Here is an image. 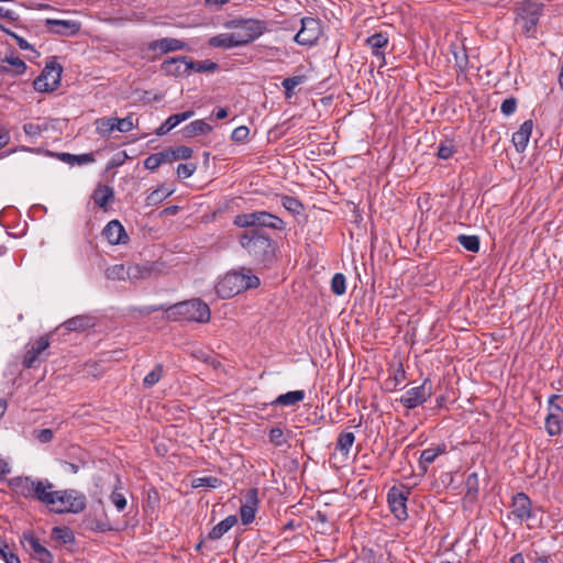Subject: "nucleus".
Here are the masks:
<instances>
[{"label": "nucleus", "instance_id": "nucleus-1", "mask_svg": "<svg viewBox=\"0 0 563 563\" xmlns=\"http://www.w3.org/2000/svg\"><path fill=\"white\" fill-rule=\"evenodd\" d=\"M42 504L55 514H79L85 510L87 499L76 489L53 490L51 488L42 498Z\"/></svg>", "mask_w": 563, "mask_h": 563}, {"label": "nucleus", "instance_id": "nucleus-2", "mask_svg": "<svg viewBox=\"0 0 563 563\" xmlns=\"http://www.w3.org/2000/svg\"><path fill=\"white\" fill-rule=\"evenodd\" d=\"M260 285L257 276L250 271L230 272L224 274L216 284V292L222 299L232 298L241 291L256 288Z\"/></svg>", "mask_w": 563, "mask_h": 563}, {"label": "nucleus", "instance_id": "nucleus-3", "mask_svg": "<svg viewBox=\"0 0 563 563\" xmlns=\"http://www.w3.org/2000/svg\"><path fill=\"white\" fill-rule=\"evenodd\" d=\"M166 319L172 321H195L208 322L210 320V309L207 303L200 299H191L175 303L165 309Z\"/></svg>", "mask_w": 563, "mask_h": 563}, {"label": "nucleus", "instance_id": "nucleus-4", "mask_svg": "<svg viewBox=\"0 0 563 563\" xmlns=\"http://www.w3.org/2000/svg\"><path fill=\"white\" fill-rule=\"evenodd\" d=\"M233 223L239 228L263 227L275 230L285 229L284 221L280 218L266 211L238 214Z\"/></svg>", "mask_w": 563, "mask_h": 563}, {"label": "nucleus", "instance_id": "nucleus-5", "mask_svg": "<svg viewBox=\"0 0 563 563\" xmlns=\"http://www.w3.org/2000/svg\"><path fill=\"white\" fill-rule=\"evenodd\" d=\"M14 492L25 498H35L42 503L47 489L53 488V484L48 481H35L31 477H16L11 483Z\"/></svg>", "mask_w": 563, "mask_h": 563}, {"label": "nucleus", "instance_id": "nucleus-6", "mask_svg": "<svg viewBox=\"0 0 563 563\" xmlns=\"http://www.w3.org/2000/svg\"><path fill=\"white\" fill-rule=\"evenodd\" d=\"M240 244L256 258L265 256L272 249L271 240L257 232L242 234Z\"/></svg>", "mask_w": 563, "mask_h": 563}, {"label": "nucleus", "instance_id": "nucleus-7", "mask_svg": "<svg viewBox=\"0 0 563 563\" xmlns=\"http://www.w3.org/2000/svg\"><path fill=\"white\" fill-rule=\"evenodd\" d=\"M60 76L62 67L58 64H47L41 75L34 80V89L38 92L54 91L60 82Z\"/></svg>", "mask_w": 563, "mask_h": 563}, {"label": "nucleus", "instance_id": "nucleus-8", "mask_svg": "<svg viewBox=\"0 0 563 563\" xmlns=\"http://www.w3.org/2000/svg\"><path fill=\"white\" fill-rule=\"evenodd\" d=\"M265 26L263 22L257 20H245L240 22L232 32L238 46L245 45L264 33Z\"/></svg>", "mask_w": 563, "mask_h": 563}, {"label": "nucleus", "instance_id": "nucleus-9", "mask_svg": "<svg viewBox=\"0 0 563 563\" xmlns=\"http://www.w3.org/2000/svg\"><path fill=\"white\" fill-rule=\"evenodd\" d=\"M322 34V26L319 20L313 18L301 19V29L294 40L299 45L311 46L317 43Z\"/></svg>", "mask_w": 563, "mask_h": 563}, {"label": "nucleus", "instance_id": "nucleus-10", "mask_svg": "<svg viewBox=\"0 0 563 563\" xmlns=\"http://www.w3.org/2000/svg\"><path fill=\"white\" fill-rule=\"evenodd\" d=\"M558 398V395L549 398V415L545 418V430L552 437L563 433V401L555 404Z\"/></svg>", "mask_w": 563, "mask_h": 563}, {"label": "nucleus", "instance_id": "nucleus-11", "mask_svg": "<svg viewBox=\"0 0 563 563\" xmlns=\"http://www.w3.org/2000/svg\"><path fill=\"white\" fill-rule=\"evenodd\" d=\"M387 500L390 511L399 521H404L408 517L407 512V495L402 488L391 487L387 494Z\"/></svg>", "mask_w": 563, "mask_h": 563}, {"label": "nucleus", "instance_id": "nucleus-12", "mask_svg": "<svg viewBox=\"0 0 563 563\" xmlns=\"http://www.w3.org/2000/svg\"><path fill=\"white\" fill-rule=\"evenodd\" d=\"M22 544L34 560L41 563L53 562V554L41 544L40 540L33 533H24Z\"/></svg>", "mask_w": 563, "mask_h": 563}, {"label": "nucleus", "instance_id": "nucleus-13", "mask_svg": "<svg viewBox=\"0 0 563 563\" xmlns=\"http://www.w3.org/2000/svg\"><path fill=\"white\" fill-rule=\"evenodd\" d=\"M429 382L424 380L421 385L408 389L400 398L401 404L412 409L423 404L432 394L431 386H428Z\"/></svg>", "mask_w": 563, "mask_h": 563}, {"label": "nucleus", "instance_id": "nucleus-14", "mask_svg": "<svg viewBox=\"0 0 563 563\" xmlns=\"http://www.w3.org/2000/svg\"><path fill=\"white\" fill-rule=\"evenodd\" d=\"M542 10V4L536 0H525L520 4V15L525 21V30L527 33H531V31L537 25L540 14Z\"/></svg>", "mask_w": 563, "mask_h": 563}, {"label": "nucleus", "instance_id": "nucleus-15", "mask_svg": "<svg viewBox=\"0 0 563 563\" xmlns=\"http://www.w3.org/2000/svg\"><path fill=\"white\" fill-rule=\"evenodd\" d=\"M47 30L54 34L71 36L79 32L80 23L73 20L46 19Z\"/></svg>", "mask_w": 563, "mask_h": 563}, {"label": "nucleus", "instance_id": "nucleus-16", "mask_svg": "<svg viewBox=\"0 0 563 563\" xmlns=\"http://www.w3.org/2000/svg\"><path fill=\"white\" fill-rule=\"evenodd\" d=\"M188 63L189 58L186 56L170 57L163 62L162 69L169 76L187 77L190 75Z\"/></svg>", "mask_w": 563, "mask_h": 563}, {"label": "nucleus", "instance_id": "nucleus-17", "mask_svg": "<svg viewBox=\"0 0 563 563\" xmlns=\"http://www.w3.org/2000/svg\"><path fill=\"white\" fill-rule=\"evenodd\" d=\"M102 234L112 245L124 244L129 240V235L119 220H111L108 222Z\"/></svg>", "mask_w": 563, "mask_h": 563}, {"label": "nucleus", "instance_id": "nucleus-18", "mask_svg": "<svg viewBox=\"0 0 563 563\" xmlns=\"http://www.w3.org/2000/svg\"><path fill=\"white\" fill-rule=\"evenodd\" d=\"M511 507L512 514L520 522L529 520L532 516L531 500L523 493H518L514 496Z\"/></svg>", "mask_w": 563, "mask_h": 563}, {"label": "nucleus", "instance_id": "nucleus-19", "mask_svg": "<svg viewBox=\"0 0 563 563\" xmlns=\"http://www.w3.org/2000/svg\"><path fill=\"white\" fill-rule=\"evenodd\" d=\"M257 490L250 489L245 495V503L240 508V517L243 525L253 522L257 511Z\"/></svg>", "mask_w": 563, "mask_h": 563}, {"label": "nucleus", "instance_id": "nucleus-20", "mask_svg": "<svg viewBox=\"0 0 563 563\" xmlns=\"http://www.w3.org/2000/svg\"><path fill=\"white\" fill-rule=\"evenodd\" d=\"M533 129V122L532 120L525 121L518 131H516L512 135V143L516 147L517 152L522 153L529 143L531 133Z\"/></svg>", "mask_w": 563, "mask_h": 563}, {"label": "nucleus", "instance_id": "nucleus-21", "mask_svg": "<svg viewBox=\"0 0 563 563\" xmlns=\"http://www.w3.org/2000/svg\"><path fill=\"white\" fill-rule=\"evenodd\" d=\"M150 49L159 51L162 54L181 51L186 47V43L174 37H164L150 43Z\"/></svg>", "mask_w": 563, "mask_h": 563}, {"label": "nucleus", "instance_id": "nucleus-22", "mask_svg": "<svg viewBox=\"0 0 563 563\" xmlns=\"http://www.w3.org/2000/svg\"><path fill=\"white\" fill-rule=\"evenodd\" d=\"M49 346L47 338H40L25 353L23 365L26 368H32L36 363L40 354Z\"/></svg>", "mask_w": 563, "mask_h": 563}, {"label": "nucleus", "instance_id": "nucleus-23", "mask_svg": "<svg viewBox=\"0 0 563 563\" xmlns=\"http://www.w3.org/2000/svg\"><path fill=\"white\" fill-rule=\"evenodd\" d=\"M192 115H194V111L192 110H188V111H185V112H181V113H177V114H173V115L168 117L161 124V126L157 128L156 134L158 136H163V135L167 134L169 131H172L178 124H180L181 122L190 119Z\"/></svg>", "mask_w": 563, "mask_h": 563}, {"label": "nucleus", "instance_id": "nucleus-24", "mask_svg": "<svg viewBox=\"0 0 563 563\" xmlns=\"http://www.w3.org/2000/svg\"><path fill=\"white\" fill-rule=\"evenodd\" d=\"M194 154V151L185 145L169 147L162 151V155L165 164H170L176 161L189 159Z\"/></svg>", "mask_w": 563, "mask_h": 563}, {"label": "nucleus", "instance_id": "nucleus-25", "mask_svg": "<svg viewBox=\"0 0 563 563\" xmlns=\"http://www.w3.org/2000/svg\"><path fill=\"white\" fill-rule=\"evenodd\" d=\"M114 199V191L110 186L99 185L92 194L95 205L103 210L107 209L110 202Z\"/></svg>", "mask_w": 563, "mask_h": 563}, {"label": "nucleus", "instance_id": "nucleus-26", "mask_svg": "<svg viewBox=\"0 0 563 563\" xmlns=\"http://www.w3.org/2000/svg\"><path fill=\"white\" fill-rule=\"evenodd\" d=\"M152 274V266L148 264H129L126 266V279L140 280L148 278Z\"/></svg>", "mask_w": 563, "mask_h": 563}, {"label": "nucleus", "instance_id": "nucleus-27", "mask_svg": "<svg viewBox=\"0 0 563 563\" xmlns=\"http://www.w3.org/2000/svg\"><path fill=\"white\" fill-rule=\"evenodd\" d=\"M212 130L211 125L203 120H195L184 128V135L192 137L196 135H203Z\"/></svg>", "mask_w": 563, "mask_h": 563}, {"label": "nucleus", "instance_id": "nucleus-28", "mask_svg": "<svg viewBox=\"0 0 563 563\" xmlns=\"http://www.w3.org/2000/svg\"><path fill=\"white\" fill-rule=\"evenodd\" d=\"M305 399L303 390H291L279 395L272 404L277 406H292Z\"/></svg>", "mask_w": 563, "mask_h": 563}, {"label": "nucleus", "instance_id": "nucleus-29", "mask_svg": "<svg viewBox=\"0 0 563 563\" xmlns=\"http://www.w3.org/2000/svg\"><path fill=\"white\" fill-rule=\"evenodd\" d=\"M238 519L235 516H228L225 519L216 525L209 532V538L212 540L220 539L227 533L235 523Z\"/></svg>", "mask_w": 563, "mask_h": 563}, {"label": "nucleus", "instance_id": "nucleus-30", "mask_svg": "<svg viewBox=\"0 0 563 563\" xmlns=\"http://www.w3.org/2000/svg\"><path fill=\"white\" fill-rule=\"evenodd\" d=\"M368 46L372 48L373 54L376 57H384L383 48L388 43V37L384 33H375L366 40Z\"/></svg>", "mask_w": 563, "mask_h": 563}, {"label": "nucleus", "instance_id": "nucleus-31", "mask_svg": "<svg viewBox=\"0 0 563 563\" xmlns=\"http://www.w3.org/2000/svg\"><path fill=\"white\" fill-rule=\"evenodd\" d=\"M49 125L51 124L48 121H43L42 123L30 122L23 125V131L26 136H29L32 140H35L40 137L43 134V132L48 131Z\"/></svg>", "mask_w": 563, "mask_h": 563}, {"label": "nucleus", "instance_id": "nucleus-32", "mask_svg": "<svg viewBox=\"0 0 563 563\" xmlns=\"http://www.w3.org/2000/svg\"><path fill=\"white\" fill-rule=\"evenodd\" d=\"M209 44L213 47L232 48L236 47L234 35L231 33H223L216 35L209 40Z\"/></svg>", "mask_w": 563, "mask_h": 563}, {"label": "nucleus", "instance_id": "nucleus-33", "mask_svg": "<svg viewBox=\"0 0 563 563\" xmlns=\"http://www.w3.org/2000/svg\"><path fill=\"white\" fill-rule=\"evenodd\" d=\"M445 452V448L444 446H434V448H428L426 450H423L421 452V455H420V465L426 470L427 468V465L431 464L432 462H434V460L443 454Z\"/></svg>", "mask_w": 563, "mask_h": 563}, {"label": "nucleus", "instance_id": "nucleus-34", "mask_svg": "<svg viewBox=\"0 0 563 563\" xmlns=\"http://www.w3.org/2000/svg\"><path fill=\"white\" fill-rule=\"evenodd\" d=\"M115 118H100L95 121V128L101 136H109L115 131Z\"/></svg>", "mask_w": 563, "mask_h": 563}, {"label": "nucleus", "instance_id": "nucleus-35", "mask_svg": "<svg viewBox=\"0 0 563 563\" xmlns=\"http://www.w3.org/2000/svg\"><path fill=\"white\" fill-rule=\"evenodd\" d=\"M52 538L62 544L73 543L75 541L74 532L67 527H54Z\"/></svg>", "mask_w": 563, "mask_h": 563}, {"label": "nucleus", "instance_id": "nucleus-36", "mask_svg": "<svg viewBox=\"0 0 563 563\" xmlns=\"http://www.w3.org/2000/svg\"><path fill=\"white\" fill-rule=\"evenodd\" d=\"M190 69V74L192 71L195 73H208V71H214L219 68V65L212 60L206 59L200 62H195L189 58V63L187 65Z\"/></svg>", "mask_w": 563, "mask_h": 563}, {"label": "nucleus", "instance_id": "nucleus-37", "mask_svg": "<svg viewBox=\"0 0 563 563\" xmlns=\"http://www.w3.org/2000/svg\"><path fill=\"white\" fill-rule=\"evenodd\" d=\"M355 441V435L351 431H344L340 433L336 441V449L341 451L344 455L350 453L351 448Z\"/></svg>", "mask_w": 563, "mask_h": 563}, {"label": "nucleus", "instance_id": "nucleus-38", "mask_svg": "<svg viewBox=\"0 0 563 563\" xmlns=\"http://www.w3.org/2000/svg\"><path fill=\"white\" fill-rule=\"evenodd\" d=\"M63 327L67 331H79L90 327V319L82 316H77L64 322Z\"/></svg>", "mask_w": 563, "mask_h": 563}, {"label": "nucleus", "instance_id": "nucleus-39", "mask_svg": "<svg viewBox=\"0 0 563 563\" xmlns=\"http://www.w3.org/2000/svg\"><path fill=\"white\" fill-rule=\"evenodd\" d=\"M164 368L161 364H157L143 379V386L145 388H152L163 377Z\"/></svg>", "mask_w": 563, "mask_h": 563}, {"label": "nucleus", "instance_id": "nucleus-40", "mask_svg": "<svg viewBox=\"0 0 563 563\" xmlns=\"http://www.w3.org/2000/svg\"><path fill=\"white\" fill-rule=\"evenodd\" d=\"M459 243L467 251L476 253L479 250V239L476 235H464L457 236Z\"/></svg>", "mask_w": 563, "mask_h": 563}, {"label": "nucleus", "instance_id": "nucleus-41", "mask_svg": "<svg viewBox=\"0 0 563 563\" xmlns=\"http://www.w3.org/2000/svg\"><path fill=\"white\" fill-rule=\"evenodd\" d=\"M174 192V189H168L165 187H161L154 191H152L147 198V205H156L158 202H162L164 199L169 197Z\"/></svg>", "mask_w": 563, "mask_h": 563}, {"label": "nucleus", "instance_id": "nucleus-42", "mask_svg": "<svg viewBox=\"0 0 563 563\" xmlns=\"http://www.w3.org/2000/svg\"><path fill=\"white\" fill-rule=\"evenodd\" d=\"M331 290L336 296H341L345 292L346 280H345V276L343 274H341V273L334 274V276L332 277V280H331Z\"/></svg>", "mask_w": 563, "mask_h": 563}, {"label": "nucleus", "instance_id": "nucleus-43", "mask_svg": "<svg viewBox=\"0 0 563 563\" xmlns=\"http://www.w3.org/2000/svg\"><path fill=\"white\" fill-rule=\"evenodd\" d=\"M283 207L292 214H299L302 211V205L294 197L285 196L282 199Z\"/></svg>", "mask_w": 563, "mask_h": 563}, {"label": "nucleus", "instance_id": "nucleus-44", "mask_svg": "<svg viewBox=\"0 0 563 563\" xmlns=\"http://www.w3.org/2000/svg\"><path fill=\"white\" fill-rule=\"evenodd\" d=\"M106 274L110 279H126V266L123 264L113 265L107 269Z\"/></svg>", "mask_w": 563, "mask_h": 563}, {"label": "nucleus", "instance_id": "nucleus-45", "mask_svg": "<svg viewBox=\"0 0 563 563\" xmlns=\"http://www.w3.org/2000/svg\"><path fill=\"white\" fill-rule=\"evenodd\" d=\"M115 131L126 133L134 129L133 115H126L123 119L115 118Z\"/></svg>", "mask_w": 563, "mask_h": 563}, {"label": "nucleus", "instance_id": "nucleus-46", "mask_svg": "<svg viewBox=\"0 0 563 563\" xmlns=\"http://www.w3.org/2000/svg\"><path fill=\"white\" fill-rule=\"evenodd\" d=\"M165 164L162 152L150 155L144 161V167L150 170H155L161 165Z\"/></svg>", "mask_w": 563, "mask_h": 563}, {"label": "nucleus", "instance_id": "nucleus-47", "mask_svg": "<svg viewBox=\"0 0 563 563\" xmlns=\"http://www.w3.org/2000/svg\"><path fill=\"white\" fill-rule=\"evenodd\" d=\"M303 81V77L302 76H295V77H288V78H285L282 82L285 91H286V96L289 98L291 96V91L297 87L299 86L301 82Z\"/></svg>", "mask_w": 563, "mask_h": 563}, {"label": "nucleus", "instance_id": "nucleus-48", "mask_svg": "<svg viewBox=\"0 0 563 563\" xmlns=\"http://www.w3.org/2000/svg\"><path fill=\"white\" fill-rule=\"evenodd\" d=\"M455 147L451 141H444L440 143L438 150V156L442 159H449L453 156Z\"/></svg>", "mask_w": 563, "mask_h": 563}, {"label": "nucleus", "instance_id": "nucleus-49", "mask_svg": "<svg viewBox=\"0 0 563 563\" xmlns=\"http://www.w3.org/2000/svg\"><path fill=\"white\" fill-rule=\"evenodd\" d=\"M269 441L275 446H283L286 444L287 440L285 438L284 431L280 428H273L269 431Z\"/></svg>", "mask_w": 563, "mask_h": 563}, {"label": "nucleus", "instance_id": "nucleus-50", "mask_svg": "<svg viewBox=\"0 0 563 563\" xmlns=\"http://www.w3.org/2000/svg\"><path fill=\"white\" fill-rule=\"evenodd\" d=\"M197 170V164L195 163H185L179 164L177 166V176L179 178H189Z\"/></svg>", "mask_w": 563, "mask_h": 563}, {"label": "nucleus", "instance_id": "nucleus-51", "mask_svg": "<svg viewBox=\"0 0 563 563\" xmlns=\"http://www.w3.org/2000/svg\"><path fill=\"white\" fill-rule=\"evenodd\" d=\"M250 134V129L246 125H240L235 128L231 134V139L234 142L243 143L247 140Z\"/></svg>", "mask_w": 563, "mask_h": 563}, {"label": "nucleus", "instance_id": "nucleus-52", "mask_svg": "<svg viewBox=\"0 0 563 563\" xmlns=\"http://www.w3.org/2000/svg\"><path fill=\"white\" fill-rule=\"evenodd\" d=\"M219 484H220V479H218L217 477H212V476L200 477L194 482L195 487L207 486V487L216 488L219 486Z\"/></svg>", "mask_w": 563, "mask_h": 563}, {"label": "nucleus", "instance_id": "nucleus-53", "mask_svg": "<svg viewBox=\"0 0 563 563\" xmlns=\"http://www.w3.org/2000/svg\"><path fill=\"white\" fill-rule=\"evenodd\" d=\"M110 499L118 511H122L126 507V499L124 495L118 490L112 492Z\"/></svg>", "mask_w": 563, "mask_h": 563}, {"label": "nucleus", "instance_id": "nucleus-54", "mask_svg": "<svg viewBox=\"0 0 563 563\" xmlns=\"http://www.w3.org/2000/svg\"><path fill=\"white\" fill-rule=\"evenodd\" d=\"M517 102L514 98H509L503 101L500 110L505 115H510L516 111Z\"/></svg>", "mask_w": 563, "mask_h": 563}, {"label": "nucleus", "instance_id": "nucleus-55", "mask_svg": "<svg viewBox=\"0 0 563 563\" xmlns=\"http://www.w3.org/2000/svg\"><path fill=\"white\" fill-rule=\"evenodd\" d=\"M64 156H67L74 161H77V163L79 164H88V163H92L93 162V156L92 154H82V155H78V156H75V155H69V154H64Z\"/></svg>", "mask_w": 563, "mask_h": 563}, {"label": "nucleus", "instance_id": "nucleus-56", "mask_svg": "<svg viewBox=\"0 0 563 563\" xmlns=\"http://www.w3.org/2000/svg\"><path fill=\"white\" fill-rule=\"evenodd\" d=\"M10 142V133L5 128H0V150Z\"/></svg>", "mask_w": 563, "mask_h": 563}, {"label": "nucleus", "instance_id": "nucleus-57", "mask_svg": "<svg viewBox=\"0 0 563 563\" xmlns=\"http://www.w3.org/2000/svg\"><path fill=\"white\" fill-rule=\"evenodd\" d=\"M37 438L41 442H49L53 439V432L49 429H43L38 432Z\"/></svg>", "mask_w": 563, "mask_h": 563}, {"label": "nucleus", "instance_id": "nucleus-58", "mask_svg": "<svg viewBox=\"0 0 563 563\" xmlns=\"http://www.w3.org/2000/svg\"><path fill=\"white\" fill-rule=\"evenodd\" d=\"M9 62L16 68V70L19 73H23L26 68L25 63L23 60H21L20 58H12Z\"/></svg>", "mask_w": 563, "mask_h": 563}, {"label": "nucleus", "instance_id": "nucleus-59", "mask_svg": "<svg viewBox=\"0 0 563 563\" xmlns=\"http://www.w3.org/2000/svg\"><path fill=\"white\" fill-rule=\"evenodd\" d=\"M229 0H206V4L208 7L221 8L223 4L228 3Z\"/></svg>", "mask_w": 563, "mask_h": 563}, {"label": "nucleus", "instance_id": "nucleus-60", "mask_svg": "<svg viewBox=\"0 0 563 563\" xmlns=\"http://www.w3.org/2000/svg\"><path fill=\"white\" fill-rule=\"evenodd\" d=\"M3 560L5 561V563H20L19 558L13 553L3 554Z\"/></svg>", "mask_w": 563, "mask_h": 563}, {"label": "nucleus", "instance_id": "nucleus-61", "mask_svg": "<svg viewBox=\"0 0 563 563\" xmlns=\"http://www.w3.org/2000/svg\"><path fill=\"white\" fill-rule=\"evenodd\" d=\"M9 465L4 459L0 456V475L9 473Z\"/></svg>", "mask_w": 563, "mask_h": 563}, {"label": "nucleus", "instance_id": "nucleus-62", "mask_svg": "<svg viewBox=\"0 0 563 563\" xmlns=\"http://www.w3.org/2000/svg\"><path fill=\"white\" fill-rule=\"evenodd\" d=\"M13 15H14L13 11L5 9L4 7H0V16L13 19Z\"/></svg>", "mask_w": 563, "mask_h": 563}, {"label": "nucleus", "instance_id": "nucleus-63", "mask_svg": "<svg viewBox=\"0 0 563 563\" xmlns=\"http://www.w3.org/2000/svg\"><path fill=\"white\" fill-rule=\"evenodd\" d=\"M228 117V110L225 108H220L216 112V118L218 120H223Z\"/></svg>", "mask_w": 563, "mask_h": 563}, {"label": "nucleus", "instance_id": "nucleus-64", "mask_svg": "<svg viewBox=\"0 0 563 563\" xmlns=\"http://www.w3.org/2000/svg\"><path fill=\"white\" fill-rule=\"evenodd\" d=\"M510 563H525V558L521 553H516L510 558Z\"/></svg>", "mask_w": 563, "mask_h": 563}]
</instances>
